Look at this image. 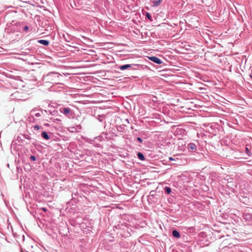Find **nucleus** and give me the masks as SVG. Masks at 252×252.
I'll return each instance as SVG.
<instances>
[{"label":"nucleus","instance_id":"f257e3e1","mask_svg":"<svg viewBox=\"0 0 252 252\" xmlns=\"http://www.w3.org/2000/svg\"><path fill=\"white\" fill-rule=\"evenodd\" d=\"M60 75L58 72H51L43 76L42 81L44 83L57 84L59 80Z\"/></svg>","mask_w":252,"mask_h":252},{"label":"nucleus","instance_id":"f03ea898","mask_svg":"<svg viewBox=\"0 0 252 252\" xmlns=\"http://www.w3.org/2000/svg\"><path fill=\"white\" fill-rule=\"evenodd\" d=\"M21 25L22 23L21 22H16L15 24L11 23L9 25L7 26V27L6 28L5 32L8 33L21 32Z\"/></svg>","mask_w":252,"mask_h":252},{"label":"nucleus","instance_id":"7ed1b4c3","mask_svg":"<svg viewBox=\"0 0 252 252\" xmlns=\"http://www.w3.org/2000/svg\"><path fill=\"white\" fill-rule=\"evenodd\" d=\"M59 111L61 113L64 114L68 118H73V111L68 107H60L59 109Z\"/></svg>","mask_w":252,"mask_h":252},{"label":"nucleus","instance_id":"20e7f679","mask_svg":"<svg viewBox=\"0 0 252 252\" xmlns=\"http://www.w3.org/2000/svg\"><path fill=\"white\" fill-rule=\"evenodd\" d=\"M243 218L247 224L252 222V214L245 211L243 213Z\"/></svg>","mask_w":252,"mask_h":252},{"label":"nucleus","instance_id":"39448f33","mask_svg":"<svg viewBox=\"0 0 252 252\" xmlns=\"http://www.w3.org/2000/svg\"><path fill=\"white\" fill-rule=\"evenodd\" d=\"M21 94V93L18 91H16L15 93H14L10 95V99L14 100H22L23 98Z\"/></svg>","mask_w":252,"mask_h":252},{"label":"nucleus","instance_id":"423d86ee","mask_svg":"<svg viewBox=\"0 0 252 252\" xmlns=\"http://www.w3.org/2000/svg\"><path fill=\"white\" fill-rule=\"evenodd\" d=\"M148 58L151 61H152L157 64H160L162 63V61L159 58L156 56L149 57Z\"/></svg>","mask_w":252,"mask_h":252},{"label":"nucleus","instance_id":"0eeeda50","mask_svg":"<svg viewBox=\"0 0 252 252\" xmlns=\"http://www.w3.org/2000/svg\"><path fill=\"white\" fill-rule=\"evenodd\" d=\"M127 69L129 70H137L141 67V65L139 64H127Z\"/></svg>","mask_w":252,"mask_h":252},{"label":"nucleus","instance_id":"6e6552de","mask_svg":"<svg viewBox=\"0 0 252 252\" xmlns=\"http://www.w3.org/2000/svg\"><path fill=\"white\" fill-rule=\"evenodd\" d=\"M188 149L189 152H195L197 150V147L194 143H190L188 145Z\"/></svg>","mask_w":252,"mask_h":252},{"label":"nucleus","instance_id":"1a4fd4ad","mask_svg":"<svg viewBox=\"0 0 252 252\" xmlns=\"http://www.w3.org/2000/svg\"><path fill=\"white\" fill-rule=\"evenodd\" d=\"M37 110L36 109H32L31 112V115H32V117L33 116H35L36 117H39L41 116L40 112L38 111L36 112Z\"/></svg>","mask_w":252,"mask_h":252},{"label":"nucleus","instance_id":"9d476101","mask_svg":"<svg viewBox=\"0 0 252 252\" xmlns=\"http://www.w3.org/2000/svg\"><path fill=\"white\" fill-rule=\"evenodd\" d=\"M37 42L38 43L41 44L45 46H48L50 44V42L49 40H44V39H40L37 40Z\"/></svg>","mask_w":252,"mask_h":252},{"label":"nucleus","instance_id":"9b49d317","mask_svg":"<svg viewBox=\"0 0 252 252\" xmlns=\"http://www.w3.org/2000/svg\"><path fill=\"white\" fill-rule=\"evenodd\" d=\"M21 28L22 29V32H27L29 30V27L27 25H25L23 23H22Z\"/></svg>","mask_w":252,"mask_h":252},{"label":"nucleus","instance_id":"f8f14e48","mask_svg":"<svg viewBox=\"0 0 252 252\" xmlns=\"http://www.w3.org/2000/svg\"><path fill=\"white\" fill-rule=\"evenodd\" d=\"M172 233L173 236L175 238H179L180 237V234L177 230H173Z\"/></svg>","mask_w":252,"mask_h":252},{"label":"nucleus","instance_id":"ddd939ff","mask_svg":"<svg viewBox=\"0 0 252 252\" xmlns=\"http://www.w3.org/2000/svg\"><path fill=\"white\" fill-rule=\"evenodd\" d=\"M41 136L43 138L47 140L50 139L49 136L48 135L47 132L46 131H43L41 133Z\"/></svg>","mask_w":252,"mask_h":252},{"label":"nucleus","instance_id":"4468645a","mask_svg":"<svg viewBox=\"0 0 252 252\" xmlns=\"http://www.w3.org/2000/svg\"><path fill=\"white\" fill-rule=\"evenodd\" d=\"M137 156L138 157V158L142 160V161H143V160H145V156H144V155L141 153V152H138L137 154Z\"/></svg>","mask_w":252,"mask_h":252},{"label":"nucleus","instance_id":"2eb2a0df","mask_svg":"<svg viewBox=\"0 0 252 252\" xmlns=\"http://www.w3.org/2000/svg\"><path fill=\"white\" fill-rule=\"evenodd\" d=\"M162 1V0H153L152 1L153 6L156 7L159 5V4Z\"/></svg>","mask_w":252,"mask_h":252},{"label":"nucleus","instance_id":"dca6fc26","mask_svg":"<svg viewBox=\"0 0 252 252\" xmlns=\"http://www.w3.org/2000/svg\"><path fill=\"white\" fill-rule=\"evenodd\" d=\"M250 146L249 145H246V148H245V152L248 156H251L252 155V153L250 152L249 148V147H250Z\"/></svg>","mask_w":252,"mask_h":252},{"label":"nucleus","instance_id":"f3484780","mask_svg":"<svg viewBox=\"0 0 252 252\" xmlns=\"http://www.w3.org/2000/svg\"><path fill=\"white\" fill-rule=\"evenodd\" d=\"M128 66H127V64H124L121 66H119L118 68L121 70H124L125 69H127Z\"/></svg>","mask_w":252,"mask_h":252},{"label":"nucleus","instance_id":"a211bd4d","mask_svg":"<svg viewBox=\"0 0 252 252\" xmlns=\"http://www.w3.org/2000/svg\"><path fill=\"white\" fill-rule=\"evenodd\" d=\"M55 84L56 85H55V91L60 92H61V91H63V87H61V86H58L57 87V83Z\"/></svg>","mask_w":252,"mask_h":252},{"label":"nucleus","instance_id":"6ab92c4d","mask_svg":"<svg viewBox=\"0 0 252 252\" xmlns=\"http://www.w3.org/2000/svg\"><path fill=\"white\" fill-rule=\"evenodd\" d=\"M50 120H52L53 122L55 123L56 124H60V123L61 122V119L59 118L55 119L53 118H51Z\"/></svg>","mask_w":252,"mask_h":252},{"label":"nucleus","instance_id":"aec40b11","mask_svg":"<svg viewBox=\"0 0 252 252\" xmlns=\"http://www.w3.org/2000/svg\"><path fill=\"white\" fill-rule=\"evenodd\" d=\"M164 191L168 194H170L172 191L171 188L168 187H165L164 188Z\"/></svg>","mask_w":252,"mask_h":252},{"label":"nucleus","instance_id":"412c9836","mask_svg":"<svg viewBox=\"0 0 252 252\" xmlns=\"http://www.w3.org/2000/svg\"><path fill=\"white\" fill-rule=\"evenodd\" d=\"M50 114L52 115L55 116L56 117L60 116L58 111L56 110H54L53 111H50Z\"/></svg>","mask_w":252,"mask_h":252},{"label":"nucleus","instance_id":"4be33fe9","mask_svg":"<svg viewBox=\"0 0 252 252\" xmlns=\"http://www.w3.org/2000/svg\"><path fill=\"white\" fill-rule=\"evenodd\" d=\"M146 16L148 19H149L151 21H152L153 19L150 13L146 12Z\"/></svg>","mask_w":252,"mask_h":252},{"label":"nucleus","instance_id":"5701e85b","mask_svg":"<svg viewBox=\"0 0 252 252\" xmlns=\"http://www.w3.org/2000/svg\"><path fill=\"white\" fill-rule=\"evenodd\" d=\"M22 136L26 139H28V140H31V136H30L29 134H24L23 135H22Z\"/></svg>","mask_w":252,"mask_h":252},{"label":"nucleus","instance_id":"b1692460","mask_svg":"<svg viewBox=\"0 0 252 252\" xmlns=\"http://www.w3.org/2000/svg\"><path fill=\"white\" fill-rule=\"evenodd\" d=\"M40 128H41V126H39V125H35L34 127H33V128L34 130H38Z\"/></svg>","mask_w":252,"mask_h":252},{"label":"nucleus","instance_id":"393cba45","mask_svg":"<svg viewBox=\"0 0 252 252\" xmlns=\"http://www.w3.org/2000/svg\"><path fill=\"white\" fill-rule=\"evenodd\" d=\"M30 158L31 160L32 161H35L36 159V158L35 156H31L30 157Z\"/></svg>","mask_w":252,"mask_h":252},{"label":"nucleus","instance_id":"a878e982","mask_svg":"<svg viewBox=\"0 0 252 252\" xmlns=\"http://www.w3.org/2000/svg\"><path fill=\"white\" fill-rule=\"evenodd\" d=\"M17 140L20 143H22L23 142V140L21 138V137L20 136H18Z\"/></svg>","mask_w":252,"mask_h":252},{"label":"nucleus","instance_id":"bb28decb","mask_svg":"<svg viewBox=\"0 0 252 252\" xmlns=\"http://www.w3.org/2000/svg\"><path fill=\"white\" fill-rule=\"evenodd\" d=\"M137 140L141 143H142L143 142V140L140 137H137Z\"/></svg>","mask_w":252,"mask_h":252},{"label":"nucleus","instance_id":"cd10ccee","mask_svg":"<svg viewBox=\"0 0 252 252\" xmlns=\"http://www.w3.org/2000/svg\"><path fill=\"white\" fill-rule=\"evenodd\" d=\"M123 128L122 127H119V128L117 129L118 131L123 132Z\"/></svg>","mask_w":252,"mask_h":252},{"label":"nucleus","instance_id":"c85d7f7f","mask_svg":"<svg viewBox=\"0 0 252 252\" xmlns=\"http://www.w3.org/2000/svg\"><path fill=\"white\" fill-rule=\"evenodd\" d=\"M41 209L44 212H46L47 211V209H46L45 208H42Z\"/></svg>","mask_w":252,"mask_h":252},{"label":"nucleus","instance_id":"c756f323","mask_svg":"<svg viewBox=\"0 0 252 252\" xmlns=\"http://www.w3.org/2000/svg\"><path fill=\"white\" fill-rule=\"evenodd\" d=\"M77 127L78 128H79V129H81V125H77Z\"/></svg>","mask_w":252,"mask_h":252},{"label":"nucleus","instance_id":"7c9ffc66","mask_svg":"<svg viewBox=\"0 0 252 252\" xmlns=\"http://www.w3.org/2000/svg\"><path fill=\"white\" fill-rule=\"evenodd\" d=\"M169 159L170 160H174L172 157H170Z\"/></svg>","mask_w":252,"mask_h":252},{"label":"nucleus","instance_id":"2f4dec72","mask_svg":"<svg viewBox=\"0 0 252 252\" xmlns=\"http://www.w3.org/2000/svg\"><path fill=\"white\" fill-rule=\"evenodd\" d=\"M250 77L252 79V75H250Z\"/></svg>","mask_w":252,"mask_h":252}]
</instances>
